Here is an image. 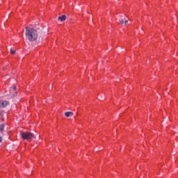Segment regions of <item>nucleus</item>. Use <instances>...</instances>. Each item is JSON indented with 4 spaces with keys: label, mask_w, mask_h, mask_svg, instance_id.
<instances>
[{
    "label": "nucleus",
    "mask_w": 178,
    "mask_h": 178,
    "mask_svg": "<svg viewBox=\"0 0 178 178\" xmlns=\"http://www.w3.org/2000/svg\"><path fill=\"white\" fill-rule=\"evenodd\" d=\"M2 115V113H0V115Z\"/></svg>",
    "instance_id": "nucleus-12"
},
{
    "label": "nucleus",
    "mask_w": 178,
    "mask_h": 178,
    "mask_svg": "<svg viewBox=\"0 0 178 178\" xmlns=\"http://www.w3.org/2000/svg\"><path fill=\"white\" fill-rule=\"evenodd\" d=\"M58 20H60V22H65L66 20V15H62L58 17Z\"/></svg>",
    "instance_id": "nucleus-5"
},
{
    "label": "nucleus",
    "mask_w": 178,
    "mask_h": 178,
    "mask_svg": "<svg viewBox=\"0 0 178 178\" xmlns=\"http://www.w3.org/2000/svg\"><path fill=\"white\" fill-rule=\"evenodd\" d=\"M10 54L11 55H15V54H16V51L13 50V49H10Z\"/></svg>",
    "instance_id": "nucleus-9"
},
{
    "label": "nucleus",
    "mask_w": 178,
    "mask_h": 178,
    "mask_svg": "<svg viewBox=\"0 0 178 178\" xmlns=\"http://www.w3.org/2000/svg\"><path fill=\"white\" fill-rule=\"evenodd\" d=\"M25 37L27 41L29 42H34L38 40V31L35 29L25 28Z\"/></svg>",
    "instance_id": "nucleus-1"
},
{
    "label": "nucleus",
    "mask_w": 178,
    "mask_h": 178,
    "mask_svg": "<svg viewBox=\"0 0 178 178\" xmlns=\"http://www.w3.org/2000/svg\"><path fill=\"white\" fill-rule=\"evenodd\" d=\"M127 23H129V21H127V19H124V24H127Z\"/></svg>",
    "instance_id": "nucleus-10"
},
{
    "label": "nucleus",
    "mask_w": 178,
    "mask_h": 178,
    "mask_svg": "<svg viewBox=\"0 0 178 178\" xmlns=\"http://www.w3.org/2000/svg\"><path fill=\"white\" fill-rule=\"evenodd\" d=\"M73 115H74V113L72 111H67L65 113V116L66 118H72V117H73Z\"/></svg>",
    "instance_id": "nucleus-4"
},
{
    "label": "nucleus",
    "mask_w": 178,
    "mask_h": 178,
    "mask_svg": "<svg viewBox=\"0 0 178 178\" xmlns=\"http://www.w3.org/2000/svg\"><path fill=\"white\" fill-rule=\"evenodd\" d=\"M0 105H1V108H6V106H8V105H9V102L8 101H2L0 100Z\"/></svg>",
    "instance_id": "nucleus-3"
},
{
    "label": "nucleus",
    "mask_w": 178,
    "mask_h": 178,
    "mask_svg": "<svg viewBox=\"0 0 178 178\" xmlns=\"http://www.w3.org/2000/svg\"><path fill=\"white\" fill-rule=\"evenodd\" d=\"M3 129H5V124L0 125V131H3Z\"/></svg>",
    "instance_id": "nucleus-8"
},
{
    "label": "nucleus",
    "mask_w": 178,
    "mask_h": 178,
    "mask_svg": "<svg viewBox=\"0 0 178 178\" xmlns=\"http://www.w3.org/2000/svg\"><path fill=\"white\" fill-rule=\"evenodd\" d=\"M10 92H13V91H16V86H14L13 87L10 88Z\"/></svg>",
    "instance_id": "nucleus-7"
},
{
    "label": "nucleus",
    "mask_w": 178,
    "mask_h": 178,
    "mask_svg": "<svg viewBox=\"0 0 178 178\" xmlns=\"http://www.w3.org/2000/svg\"><path fill=\"white\" fill-rule=\"evenodd\" d=\"M21 137L23 140H33V138H35V136L31 132H21Z\"/></svg>",
    "instance_id": "nucleus-2"
},
{
    "label": "nucleus",
    "mask_w": 178,
    "mask_h": 178,
    "mask_svg": "<svg viewBox=\"0 0 178 178\" xmlns=\"http://www.w3.org/2000/svg\"><path fill=\"white\" fill-rule=\"evenodd\" d=\"M124 19H125L122 18V17L120 18L119 22H120V24H122V26H123V24H124Z\"/></svg>",
    "instance_id": "nucleus-6"
},
{
    "label": "nucleus",
    "mask_w": 178,
    "mask_h": 178,
    "mask_svg": "<svg viewBox=\"0 0 178 178\" xmlns=\"http://www.w3.org/2000/svg\"><path fill=\"white\" fill-rule=\"evenodd\" d=\"M2 141V137L0 136V143Z\"/></svg>",
    "instance_id": "nucleus-11"
}]
</instances>
